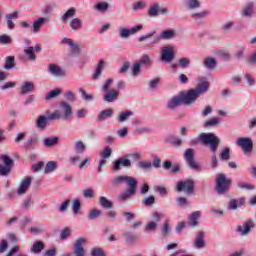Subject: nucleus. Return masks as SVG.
Wrapping results in <instances>:
<instances>
[{
  "instance_id": "obj_55",
  "label": "nucleus",
  "mask_w": 256,
  "mask_h": 256,
  "mask_svg": "<svg viewBox=\"0 0 256 256\" xmlns=\"http://www.w3.org/2000/svg\"><path fill=\"white\" fill-rule=\"evenodd\" d=\"M48 121H53L55 119H62L63 115H61V112L59 110L54 111L52 114L48 115Z\"/></svg>"
},
{
  "instance_id": "obj_12",
  "label": "nucleus",
  "mask_w": 256,
  "mask_h": 256,
  "mask_svg": "<svg viewBox=\"0 0 256 256\" xmlns=\"http://www.w3.org/2000/svg\"><path fill=\"white\" fill-rule=\"evenodd\" d=\"M143 29V25L139 24L137 26H134L130 29L122 28L120 30V37L121 39H129V35H135V33H139Z\"/></svg>"
},
{
  "instance_id": "obj_14",
  "label": "nucleus",
  "mask_w": 256,
  "mask_h": 256,
  "mask_svg": "<svg viewBox=\"0 0 256 256\" xmlns=\"http://www.w3.org/2000/svg\"><path fill=\"white\" fill-rule=\"evenodd\" d=\"M167 11H168L167 8H161V6H159V3H154L148 9V16L149 17H157V15H159V13H161V15H165V14H167Z\"/></svg>"
},
{
  "instance_id": "obj_57",
  "label": "nucleus",
  "mask_w": 256,
  "mask_h": 256,
  "mask_svg": "<svg viewBox=\"0 0 256 256\" xmlns=\"http://www.w3.org/2000/svg\"><path fill=\"white\" fill-rule=\"evenodd\" d=\"M190 63H191V60H189V58H180L179 59V66L182 67V69H187V67H189Z\"/></svg>"
},
{
  "instance_id": "obj_10",
  "label": "nucleus",
  "mask_w": 256,
  "mask_h": 256,
  "mask_svg": "<svg viewBox=\"0 0 256 256\" xmlns=\"http://www.w3.org/2000/svg\"><path fill=\"white\" fill-rule=\"evenodd\" d=\"M131 160L125 157L118 158L114 161V165L112 167L113 171H121L122 167H125L126 169H129L131 167Z\"/></svg>"
},
{
  "instance_id": "obj_38",
  "label": "nucleus",
  "mask_w": 256,
  "mask_h": 256,
  "mask_svg": "<svg viewBox=\"0 0 256 256\" xmlns=\"http://www.w3.org/2000/svg\"><path fill=\"white\" fill-rule=\"evenodd\" d=\"M77 13V10L74 7H71L67 10V12L64 13V15L61 17V21L65 23L69 18L75 17V14Z\"/></svg>"
},
{
  "instance_id": "obj_28",
  "label": "nucleus",
  "mask_w": 256,
  "mask_h": 256,
  "mask_svg": "<svg viewBox=\"0 0 256 256\" xmlns=\"http://www.w3.org/2000/svg\"><path fill=\"white\" fill-rule=\"evenodd\" d=\"M243 205H245V198L241 197L238 200L237 199H231L229 201V209H231L232 211H235V209H237V207H243Z\"/></svg>"
},
{
  "instance_id": "obj_40",
  "label": "nucleus",
  "mask_w": 256,
  "mask_h": 256,
  "mask_svg": "<svg viewBox=\"0 0 256 256\" xmlns=\"http://www.w3.org/2000/svg\"><path fill=\"white\" fill-rule=\"evenodd\" d=\"M61 93H63V90H61L60 88H56V89L50 91L46 95L45 99H46V101H50V99H55V97H59V95H61Z\"/></svg>"
},
{
  "instance_id": "obj_45",
  "label": "nucleus",
  "mask_w": 256,
  "mask_h": 256,
  "mask_svg": "<svg viewBox=\"0 0 256 256\" xmlns=\"http://www.w3.org/2000/svg\"><path fill=\"white\" fill-rule=\"evenodd\" d=\"M13 43V39L11 36L4 34L0 36V45H11Z\"/></svg>"
},
{
  "instance_id": "obj_53",
  "label": "nucleus",
  "mask_w": 256,
  "mask_h": 256,
  "mask_svg": "<svg viewBox=\"0 0 256 256\" xmlns=\"http://www.w3.org/2000/svg\"><path fill=\"white\" fill-rule=\"evenodd\" d=\"M79 93H81L82 99H84V101H93V95L87 94L85 89L79 88Z\"/></svg>"
},
{
  "instance_id": "obj_16",
  "label": "nucleus",
  "mask_w": 256,
  "mask_h": 256,
  "mask_svg": "<svg viewBox=\"0 0 256 256\" xmlns=\"http://www.w3.org/2000/svg\"><path fill=\"white\" fill-rule=\"evenodd\" d=\"M7 27L10 31H13L15 29V21L16 19H19V12L14 11L13 13H9L5 15Z\"/></svg>"
},
{
  "instance_id": "obj_4",
  "label": "nucleus",
  "mask_w": 256,
  "mask_h": 256,
  "mask_svg": "<svg viewBox=\"0 0 256 256\" xmlns=\"http://www.w3.org/2000/svg\"><path fill=\"white\" fill-rule=\"evenodd\" d=\"M176 191H178V193H186V195H193L195 191V180L187 179L178 182L176 185Z\"/></svg>"
},
{
  "instance_id": "obj_30",
  "label": "nucleus",
  "mask_w": 256,
  "mask_h": 256,
  "mask_svg": "<svg viewBox=\"0 0 256 256\" xmlns=\"http://www.w3.org/2000/svg\"><path fill=\"white\" fill-rule=\"evenodd\" d=\"M254 7L255 4L253 2L247 3L241 12L242 17H252Z\"/></svg>"
},
{
  "instance_id": "obj_6",
  "label": "nucleus",
  "mask_w": 256,
  "mask_h": 256,
  "mask_svg": "<svg viewBox=\"0 0 256 256\" xmlns=\"http://www.w3.org/2000/svg\"><path fill=\"white\" fill-rule=\"evenodd\" d=\"M184 159L189 169H193L194 171L201 169V166L197 163V160H195V150L193 148L186 149Z\"/></svg>"
},
{
  "instance_id": "obj_63",
  "label": "nucleus",
  "mask_w": 256,
  "mask_h": 256,
  "mask_svg": "<svg viewBox=\"0 0 256 256\" xmlns=\"http://www.w3.org/2000/svg\"><path fill=\"white\" fill-rule=\"evenodd\" d=\"M11 173V167L0 165V175L5 176Z\"/></svg>"
},
{
  "instance_id": "obj_9",
  "label": "nucleus",
  "mask_w": 256,
  "mask_h": 256,
  "mask_svg": "<svg viewBox=\"0 0 256 256\" xmlns=\"http://www.w3.org/2000/svg\"><path fill=\"white\" fill-rule=\"evenodd\" d=\"M237 146L241 147L244 153H251L253 151V140L251 138H238Z\"/></svg>"
},
{
  "instance_id": "obj_27",
  "label": "nucleus",
  "mask_w": 256,
  "mask_h": 256,
  "mask_svg": "<svg viewBox=\"0 0 256 256\" xmlns=\"http://www.w3.org/2000/svg\"><path fill=\"white\" fill-rule=\"evenodd\" d=\"M35 91V85L33 82H24L21 86V95H27L28 93H33Z\"/></svg>"
},
{
  "instance_id": "obj_17",
  "label": "nucleus",
  "mask_w": 256,
  "mask_h": 256,
  "mask_svg": "<svg viewBox=\"0 0 256 256\" xmlns=\"http://www.w3.org/2000/svg\"><path fill=\"white\" fill-rule=\"evenodd\" d=\"M48 73H50V75H54V77H65V71L57 64H49Z\"/></svg>"
},
{
  "instance_id": "obj_47",
  "label": "nucleus",
  "mask_w": 256,
  "mask_h": 256,
  "mask_svg": "<svg viewBox=\"0 0 256 256\" xmlns=\"http://www.w3.org/2000/svg\"><path fill=\"white\" fill-rule=\"evenodd\" d=\"M171 233V226L169 225V220H166L162 226V235L163 237H167Z\"/></svg>"
},
{
  "instance_id": "obj_21",
  "label": "nucleus",
  "mask_w": 256,
  "mask_h": 256,
  "mask_svg": "<svg viewBox=\"0 0 256 256\" xmlns=\"http://www.w3.org/2000/svg\"><path fill=\"white\" fill-rule=\"evenodd\" d=\"M60 109L64 113L62 116L63 119H71L73 115V108H71V105L65 101L60 102Z\"/></svg>"
},
{
  "instance_id": "obj_62",
  "label": "nucleus",
  "mask_w": 256,
  "mask_h": 256,
  "mask_svg": "<svg viewBox=\"0 0 256 256\" xmlns=\"http://www.w3.org/2000/svg\"><path fill=\"white\" fill-rule=\"evenodd\" d=\"M92 256H105V252L101 248H93L91 250Z\"/></svg>"
},
{
  "instance_id": "obj_59",
  "label": "nucleus",
  "mask_w": 256,
  "mask_h": 256,
  "mask_svg": "<svg viewBox=\"0 0 256 256\" xmlns=\"http://www.w3.org/2000/svg\"><path fill=\"white\" fill-rule=\"evenodd\" d=\"M65 99H67V101H71L72 103L74 101H76V97H75V93H73V91L69 90L65 93L64 95Z\"/></svg>"
},
{
  "instance_id": "obj_51",
  "label": "nucleus",
  "mask_w": 256,
  "mask_h": 256,
  "mask_svg": "<svg viewBox=\"0 0 256 256\" xmlns=\"http://www.w3.org/2000/svg\"><path fill=\"white\" fill-rule=\"evenodd\" d=\"M97 11L105 12L109 9V3L107 2H100L95 6Z\"/></svg>"
},
{
  "instance_id": "obj_31",
  "label": "nucleus",
  "mask_w": 256,
  "mask_h": 256,
  "mask_svg": "<svg viewBox=\"0 0 256 256\" xmlns=\"http://www.w3.org/2000/svg\"><path fill=\"white\" fill-rule=\"evenodd\" d=\"M70 27L73 31H79L83 27V20L79 18H72L70 20Z\"/></svg>"
},
{
  "instance_id": "obj_43",
  "label": "nucleus",
  "mask_w": 256,
  "mask_h": 256,
  "mask_svg": "<svg viewBox=\"0 0 256 256\" xmlns=\"http://www.w3.org/2000/svg\"><path fill=\"white\" fill-rule=\"evenodd\" d=\"M15 67V56H8L6 57V64L4 69L9 70Z\"/></svg>"
},
{
  "instance_id": "obj_33",
  "label": "nucleus",
  "mask_w": 256,
  "mask_h": 256,
  "mask_svg": "<svg viewBox=\"0 0 256 256\" xmlns=\"http://www.w3.org/2000/svg\"><path fill=\"white\" fill-rule=\"evenodd\" d=\"M99 204L101 207H103V209H113V202L107 199L105 196H101L99 198Z\"/></svg>"
},
{
  "instance_id": "obj_34",
  "label": "nucleus",
  "mask_w": 256,
  "mask_h": 256,
  "mask_svg": "<svg viewBox=\"0 0 256 256\" xmlns=\"http://www.w3.org/2000/svg\"><path fill=\"white\" fill-rule=\"evenodd\" d=\"M129 117H133V111L127 110L123 111L119 114L117 120L119 123H123L129 119Z\"/></svg>"
},
{
  "instance_id": "obj_7",
  "label": "nucleus",
  "mask_w": 256,
  "mask_h": 256,
  "mask_svg": "<svg viewBox=\"0 0 256 256\" xmlns=\"http://www.w3.org/2000/svg\"><path fill=\"white\" fill-rule=\"evenodd\" d=\"M112 153H113V150L109 146H106L103 149V151L100 152V157H102V159L99 162L98 173H103V167H105V165H107V159H109V157H111Z\"/></svg>"
},
{
  "instance_id": "obj_37",
  "label": "nucleus",
  "mask_w": 256,
  "mask_h": 256,
  "mask_svg": "<svg viewBox=\"0 0 256 256\" xmlns=\"http://www.w3.org/2000/svg\"><path fill=\"white\" fill-rule=\"evenodd\" d=\"M43 143L45 147H55L59 143V137L45 138Z\"/></svg>"
},
{
  "instance_id": "obj_60",
  "label": "nucleus",
  "mask_w": 256,
  "mask_h": 256,
  "mask_svg": "<svg viewBox=\"0 0 256 256\" xmlns=\"http://www.w3.org/2000/svg\"><path fill=\"white\" fill-rule=\"evenodd\" d=\"M165 217V214L163 213H159V212H155L153 215H152V219L154 223H159V221H161V219H163Z\"/></svg>"
},
{
  "instance_id": "obj_2",
  "label": "nucleus",
  "mask_w": 256,
  "mask_h": 256,
  "mask_svg": "<svg viewBox=\"0 0 256 256\" xmlns=\"http://www.w3.org/2000/svg\"><path fill=\"white\" fill-rule=\"evenodd\" d=\"M198 141L203 143V145H209L212 153L217 152V147H219V144L221 143V139H219L215 134L205 132L200 133Z\"/></svg>"
},
{
  "instance_id": "obj_56",
  "label": "nucleus",
  "mask_w": 256,
  "mask_h": 256,
  "mask_svg": "<svg viewBox=\"0 0 256 256\" xmlns=\"http://www.w3.org/2000/svg\"><path fill=\"white\" fill-rule=\"evenodd\" d=\"M219 118H212L208 121L205 122L204 126L205 127H215V125H219Z\"/></svg>"
},
{
  "instance_id": "obj_46",
  "label": "nucleus",
  "mask_w": 256,
  "mask_h": 256,
  "mask_svg": "<svg viewBox=\"0 0 256 256\" xmlns=\"http://www.w3.org/2000/svg\"><path fill=\"white\" fill-rule=\"evenodd\" d=\"M147 7V3L145 1L135 2L132 6L133 11H141V9H145Z\"/></svg>"
},
{
  "instance_id": "obj_22",
  "label": "nucleus",
  "mask_w": 256,
  "mask_h": 256,
  "mask_svg": "<svg viewBox=\"0 0 256 256\" xmlns=\"http://www.w3.org/2000/svg\"><path fill=\"white\" fill-rule=\"evenodd\" d=\"M194 247H196V249H203V247H205V232L203 230H200L196 235Z\"/></svg>"
},
{
  "instance_id": "obj_52",
  "label": "nucleus",
  "mask_w": 256,
  "mask_h": 256,
  "mask_svg": "<svg viewBox=\"0 0 256 256\" xmlns=\"http://www.w3.org/2000/svg\"><path fill=\"white\" fill-rule=\"evenodd\" d=\"M187 5L189 9H199L201 2H199V0H188Z\"/></svg>"
},
{
  "instance_id": "obj_8",
  "label": "nucleus",
  "mask_w": 256,
  "mask_h": 256,
  "mask_svg": "<svg viewBox=\"0 0 256 256\" xmlns=\"http://www.w3.org/2000/svg\"><path fill=\"white\" fill-rule=\"evenodd\" d=\"M85 245H87L86 238H78L74 245L73 253L75 256H85Z\"/></svg>"
},
{
  "instance_id": "obj_39",
  "label": "nucleus",
  "mask_w": 256,
  "mask_h": 256,
  "mask_svg": "<svg viewBox=\"0 0 256 256\" xmlns=\"http://www.w3.org/2000/svg\"><path fill=\"white\" fill-rule=\"evenodd\" d=\"M220 161H229L231 159V149L230 148H224L222 152L219 155Z\"/></svg>"
},
{
  "instance_id": "obj_49",
  "label": "nucleus",
  "mask_w": 256,
  "mask_h": 256,
  "mask_svg": "<svg viewBox=\"0 0 256 256\" xmlns=\"http://www.w3.org/2000/svg\"><path fill=\"white\" fill-rule=\"evenodd\" d=\"M1 159H2V161H3V163H4V165L6 167H10L12 169V167H13V159L9 158V156H7V154H3L1 156Z\"/></svg>"
},
{
  "instance_id": "obj_23",
  "label": "nucleus",
  "mask_w": 256,
  "mask_h": 256,
  "mask_svg": "<svg viewBox=\"0 0 256 256\" xmlns=\"http://www.w3.org/2000/svg\"><path fill=\"white\" fill-rule=\"evenodd\" d=\"M201 217V211H195L188 217V223L192 229H195L199 225V218Z\"/></svg>"
},
{
  "instance_id": "obj_54",
  "label": "nucleus",
  "mask_w": 256,
  "mask_h": 256,
  "mask_svg": "<svg viewBox=\"0 0 256 256\" xmlns=\"http://www.w3.org/2000/svg\"><path fill=\"white\" fill-rule=\"evenodd\" d=\"M103 212L99 209H92L89 213L88 218L93 220V219H97V217H99Z\"/></svg>"
},
{
  "instance_id": "obj_5",
  "label": "nucleus",
  "mask_w": 256,
  "mask_h": 256,
  "mask_svg": "<svg viewBox=\"0 0 256 256\" xmlns=\"http://www.w3.org/2000/svg\"><path fill=\"white\" fill-rule=\"evenodd\" d=\"M123 183H126L127 187L138 185L137 179H135L133 176L127 175H118L111 181L112 187H119V185H123Z\"/></svg>"
},
{
  "instance_id": "obj_15",
  "label": "nucleus",
  "mask_w": 256,
  "mask_h": 256,
  "mask_svg": "<svg viewBox=\"0 0 256 256\" xmlns=\"http://www.w3.org/2000/svg\"><path fill=\"white\" fill-rule=\"evenodd\" d=\"M253 227H255V223L253 222V220H247L243 224V226L237 227V232L240 233V235H242V236L249 235V233H251V229H253Z\"/></svg>"
},
{
  "instance_id": "obj_35",
  "label": "nucleus",
  "mask_w": 256,
  "mask_h": 256,
  "mask_svg": "<svg viewBox=\"0 0 256 256\" xmlns=\"http://www.w3.org/2000/svg\"><path fill=\"white\" fill-rule=\"evenodd\" d=\"M43 249H45V244L42 241H37L33 244L31 253L39 254Z\"/></svg>"
},
{
  "instance_id": "obj_13",
  "label": "nucleus",
  "mask_w": 256,
  "mask_h": 256,
  "mask_svg": "<svg viewBox=\"0 0 256 256\" xmlns=\"http://www.w3.org/2000/svg\"><path fill=\"white\" fill-rule=\"evenodd\" d=\"M175 30H164L158 37H156L153 41L154 44L160 43L161 41H170V39H174Z\"/></svg>"
},
{
  "instance_id": "obj_11",
  "label": "nucleus",
  "mask_w": 256,
  "mask_h": 256,
  "mask_svg": "<svg viewBox=\"0 0 256 256\" xmlns=\"http://www.w3.org/2000/svg\"><path fill=\"white\" fill-rule=\"evenodd\" d=\"M175 59V51L173 50V46H166L162 49L161 52V61H165L166 63H171Z\"/></svg>"
},
{
  "instance_id": "obj_44",
  "label": "nucleus",
  "mask_w": 256,
  "mask_h": 256,
  "mask_svg": "<svg viewBox=\"0 0 256 256\" xmlns=\"http://www.w3.org/2000/svg\"><path fill=\"white\" fill-rule=\"evenodd\" d=\"M57 169V162L49 161L45 166V173H53Z\"/></svg>"
},
{
  "instance_id": "obj_1",
  "label": "nucleus",
  "mask_w": 256,
  "mask_h": 256,
  "mask_svg": "<svg viewBox=\"0 0 256 256\" xmlns=\"http://www.w3.org/2000/svg\"><path fill=\"white\" fill-rule=\"evenodd\" d=\"M209 89V82H202L195 89H190L187 92H181L179 95L173 96L167 103L168 109H177L180 105H193L199 96L203 95Z\"/></svg>"
},
{
  "instance_id": "obj_42",
  "label": "nucleus",
  "mask_w": 256,
  "mask_h": 256,
  "mask_svg": "<svg viewBox=\"0 0 256 256\" xmlns=\"http://www.w3.org/2000/svg\"><path fill=\"white\" fill-rule=\"evenodd\" d=\"M24 53L30 61H37V56L35 55V51H34L33 47L26 48L24 50Z\"/></svg>"
},
{
  "instance_id": "obj_20",
  "label": "nucleus",
  "mask_w": 256,
  "mask_h": 256,
  "mask_svg": "<svg viewBox=\"0 0 256 256\" xmlns=\"http://www.w3.org/2000/svg\"><path fill=\"white\" fill-rule=\"evenodd\" d=\"M137 193V184H134L132 186H128L127 190L120 194L118 199L119 201L123 202L126 199H129V197H131L132 195H135Z\"/></svg>"
},
{
  "instance_id": "obj_19",
  "label": "nucleus",
  "mask_w": 256,
  "mask_h": 256,
  "mask_svg": "<svg viewBox=\"0 0 256 256\" xmlns=\"http://www.w3.org/2000/svg\"><path fill=\"white\" fill-rule=\"evenodd\" d=\"M31 181H33V178L31 177H26L21 181V184L17 190L18 195H25L27 193V190L29 187H31Z\"/></svg>"
},
{
  "instance_id": "obj_58",
  "label": "nucleus",
  "mask_w": 256,
  "mask_h": 256,
  "mask_svg": "<svg viewBox=\"0 0 256 256\" xmlns=\"http://www.w3.org/2000/svg\"><path fill=\"white\" fill-rule=\"evenodd\" d=\"M72 209H73V212L75 213V215H77V213H79V210L81 209V201H79V199H75L73 201Z\"/></svg>"
},
{
  "instance_id": "obj_36",
  "label": "nucleus",
  "mask_w": 256,
  "mask_h": 256,
  "mask_svg": "<svg viewBox=\"0 0 256 256\" xmlns=\"http://www.w3.org/2000/svg\"><path fill=\"white\" fill-rule=\"evenodd\" d=\"M204 67H206V69H215L217 67V60L211 57L206 58L204 60Z\"/></svg>"
},
{
  "instance_id": "obj_32",
  "label": "nucleus",
  "mask_w": 256,
  "mask_h": 256,
  "mask_svg": "<svg viewBox=\"0 0 256 256\" xmlns=\"http://www.w3.org/2000/svg\"><path fill=\"white\" fill-rule=\"evenodd\" d=\"M109 117H113V109L102 110L97 117V121H105Z\"/></svg>"
},
{
  "instance_id": "obj_26",
  "label": "nucleus",
  "mask_w": 256,
  "mask_h": 256,
  "mask_svg": "<svg viewBox=\"0 0 256 256\" xmlns=\"http://www.w3.org/2000/svg\"><path fill=\"white\" fill-rule=\"evenodd\" d=\"M45 23H49L48 17H41V18H38L36 21H34L33 32L39 33V31H41V27H43V25H45Z\"/></svg>"
},
{
  "instance_id": "obj_41",
  "label": "nucleus",
  "mask_w": 256,
  "mask_h": 256,
  "mask_svg": "<svg viewBox=\"0 0 256 256\" xmlns=\"http://www.w3.org/2000/svg\"><path fill=\"white\" fill-rule=\"evenodd\" d=\"M74 149L76 153H85V149H87V146L85 145V143H83V141L78 140L75 142Z\"/></svg>"
},
{
  "instance_id": "obj_29",
  "label": "nucleus",
  "mask_w": 256,
  "mask_h": 256,
  "mask_svg": "<svg viewBox=\"0 0 256 256\" xmlns=\"http://www.w3.org/2000/svg\"><path fill=\"white\" fill-rule=\"evenodd\" d=\"M123 236L127 245H135L139 241V237L131 232L124 233Z\"/></svg>"
},
{
  "instance_id": "obj_64",
  "label": "nucleus",
  "mask_w": 256,
  "mask_h": 256,
  "mask_svg": "<svg viewBox=\"0 0 256 256\" xmlns=\"http://www.w3.org/2000/svg\"><path fill=\"white\" fill-rule=\"evenodd\" d=\"M69 235H71V229L66 227L60 233V239H67V237H69Z\"/></svg>"
},
{
  "instance_id": "obj_24",
  "label": "nucleus",
  "mask_w": 256,
  "mask_h": 256,
  "mask_svg": "<svg viewBox=\"0 0 256 256\" xmlns=\"http://www.w3.org/2000/svg\"><path fill=\"white\" fill-rule=\"evenodd\" d=\"M48 123H49L48 116L40 115L37 118L36 127H37V129H39V131H45V129L47 128Z\"/></svg>"
},
{
  "instance_id": "obj_3",
  "label": "nucleus",
  "mask_w": 256,
  "mask_h": 256,
  "mask_svg": "<svg viewBox=\"0 0 256 256\" xmlns=\"http://www.w3.org/2000/svg\"><path fill=\"white\" fill-rule=\"evenodd\" d=\"M231 185H233V180L231 178H227L223 173L217 174L216 191L219 195L227 193V191L231 189Z\"/></svg>"
},
{
  "instance_id": "obj_61",
  "label": "nucleus",
  "mask_w": 256,
  "mask_h": 256,
  "mask_svg": "<svg viewBox=\"0 0 256 256\" xmlns=\"http://www.w3.org/2000/svg\"><path fill=\"white\" fill-rule=\"evenodd\" d=\"M112 83H113V79L108 78L102 86V91H104V92L110 91L109 89H110Z\"/></svg>"
},
{
  "instance_id": "obj_50",
  "label": "nucleus",
  "mask_w": 256,
  "mask_h": 256,
  "mask_svg": "<svg viewBox=\"0 0 256 256\" xmlns=\"http://www.w3.org/2000/svg\"><path fill=\"white\" fill-rule=\"evenodd\" d=\"M142 203L146 207H151V205H155V196H148V197L144 198Z\"/></svg>"
},
{
  "instance_id": "obj_18",
  "label": "nucleus",
  "mask_w": 256,
  "mask_h": 256,
  "mask_svg": "<svg viewBox=\"0 0 256 256\" xmlns=\"http://www.w3.org/2000/svg\"><path fill=\"white\" fill-rule=\"evenodd\" d=\"M119 91L115 89H110L106 92V94L103 95V99L106 103H114V101H117L119 99Z\"/></svg>"
},
{
  "instance_id": "obj_48",
  "label": "nucleus",
  "mask_w": 256,
  "mask_h": 256,
  "mask_svg": "<svg viewBox=\"0 0 256 256\" xmlns=\"http://www.w3.org/2000/svg\"><path fill=\"white\" fill-rule=\"evenodd\" d=\"M139 169H143L144 171H147L153 167V164L151 162H147L146 160H142L138 163Z\"/></svg>"
},
{
  "instance_id": "obj_25",
  "label": "nucleus",
  "mask_w": 256,
  "mask_h": 256,
  "mask_svg": "<svg viewBox=\"0 0 256 256\" xmlns=\"http://www.w3.org/2000/svg\"><path fill=\"white\" fill-rule=\"evenodd\" d=\"M104 67H105V61L100 60L98 62V65L96 66L94 73L92 74L93 81H97V79H101V75L103 73Z\"/></svg>"
}]
</instances>
